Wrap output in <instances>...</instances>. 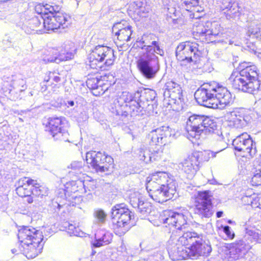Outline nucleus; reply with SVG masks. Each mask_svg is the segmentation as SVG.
<instances>
[{
  "instance_id": "obj_1",
  "label": "nucleus",
  "mask_w": 261,
  "mask_h": 261,
  "mask_svg": "<svg viewBox=\"0 0 261 261\" xmlns=\"http://www.w3.org/2000/svg\"><path fill=\"white\" fill-rule=\"evenodd\" d=\"M168 251L173 260L207 257L212 251L211 246L194 232H186L179 237L172 233L168 241Z\"/></svg>"
},
{
  "instance_id": "obj_2",
  "label": "nucleus",
  "mask_w": 261,
  "mask_h": 261,
  "mask_svg": "<svg viewBox=\"0 0 261 261\" xmlns=\"http://www.w3.org/2000/svg\"><path fill=\"white\" fill-rule=\"evenodd\" d=\"M258 71L256 66H251L239 72H232L229 81L234 89L255 94L261 90V80Z\"/></svg>"
},
{
  "instance_id": "obj_3",
  "label": "nucleus",
  "mask_w": 261,
  "mask_h": 261,
  "mask_svg": "<svg viewBox=\"0 0 261 261\" xmlns=\"http://www.w3.org/2000/svg\"><path fill=\"white\" fill-rule=\"evenodd\" d=\"M144 103L133 99L132 94L128 92H123L114 100L112 107V112L116 115L126 117L128 115L135 116L144 114Z\"/></svg>"
},
{
  "instance_id": "obj_4",
  "label": "nucleus",
  "mask_w": 261,
  "mask_h": 261,
  "mask_svg": "<svg viewBox=\"0 0 261 261\" xmlns=\"http://www.w3.org/2000/svg\"><path fill=\"white\" fill-rule=\"evenodd\" d=\"M216 129V122L205 115L194 114L187 121V131L191 137L196 139H199L203 135L211 134Z\"/></svg>"
},
{
  "instance_id": "obj_5",
  "label": "nucleus",
  "mask_w": 261,
  "mask_h": 261,
  "mask_svg": "<svg viewBox=\"0 0 261 261\" xmlns=\"http://www.w3.org/2000/svg\"><path fill=\"white\" fill-rule=\"evenodd\" d=\"M114 51L111 48L104 45L95 46L88 57L89 65L92 69H101L103 66L112 65L115 60Z\"/></svg>"
},
{
  "instance_id": "obj_6",
  "label": "nucleus",
  "mask_w": 261,
  "mask_h": 261,
  "mask_svg": "<svg viewBox=\"0 0 261 261\" xmlns=\"http://www.w3.org/2000/svg\"><path fill=\"white\" fill-rule=\"evenodd\" d=\"M123 203L116 204L112 209L113 229L119 235L124 234L130 227L133 215Z\"/></svg>"
},
{
  "instance_id": "obj_7",
  "label": "nucleus",
  "mask_w": 261,
  "mask_h": 261,
  "mask_svg": "<svg viewBox=\"0 0 261 261\" xmlns=\"http://www.w3.org/2000/svg\"><path fill=\"white\" fill-rule=\"evenodd\" d=\"M137 64L142 74L148 80L155 78L160 69L158 57L151 53H142L139 57Z\"/></svg>"
},
{
  "instance_id": "obj_8",
  "label": "nucleus",
  "mask_w": 261,
  "mask_h": 261,
  "mask_svg": "<svg viewBox=\"0 0 261 261\" xmlns=\"http://www.w3.org/2000/svg\"><path fill=\"white\" fill-rule=\"evenodd\" d=\"M216 153L211 151L204 152H195L180 163L181 170L187 174V178H192L199 169V164L202 159L199 160L200 156H204V161H207L210 158H214Z\"/></svg>"
},
{
  "instance_id": "obj_9",
  "label": "nucleus",
  "mask_w": 261,
  "mask_h": 261,
  "mask_svg": "<svg viewBox=\"0 0 261 261\" xmlns=\"http://www.w3.org/2000/svg\"><path fill=\"white\" fill-rule=\"evenodd\" d=\"M197 43L190 41L182 42L178 44L176 48V57L182 62V65L186 62L197 63L201 55Z\"/></svg>"
},
{
  "instance_id": "obj_10",
  "label": "nucleus",
  "mask_w": 261,
  "mask_h": 261,
  "mask_svg": "<svg viewBox=\"0 0 261 261\" xmlns=\"http://www.w3.org/2000/svg\"><path fill=\"white\" fill-rule=\"evenodd\" d=\"M149 196L155 201L163 203L172 198L176 194L175 184L170 182L167 186L160 187L158 185L151 184L146 186Z\"/></svg>"
},
{
  "instance_id": "obj_11",
  "label": "nucleus",
  "mask_w": 261,
  "mask_h": 261,
  "mask_svg": "<svg viewBox=\"0 0 261 261\" xmlns=\"http://www.w3.org/2000/svg\"><path fill=\"white\" fill-rule=\"evenodd\" d=\"M232 145L235 150L240 152V155L243 157L252 158L256 153L255 143L247 133H243L235 138Z\"/></svg>"
},
{
  "instance_id": "obj_12",
  "label": "nucleus",
  "mask_w": 261,
  "mask_h": 261,
  "mask_svg": "<svg viewBox=\"0 0 261 261\" xmlns=\"http://www.w3.org/2000/svg\"><path fill=\"white\" fill-rule=\"evenodd\" d=\"M212 195L207 191L199 192L195 198L194 213L201 218H210L213 214Z\"/></svg>"
},
{
  "instance_id": "obj_13",
  "label": "nucleus",
  "mask_w": 261,
  "mask_h": 261,
  "mask_svg": "<svg viewBox=\"0 0 261 261\" xmlns=\"http://www.w3.org/2000/svg\"><path fill=\"white\" fill-rule=\"evenodd\" d=\"M214 89V83L203 84L195 93L197 102L205 107L216 109L217 104L215 103Z\"/></svg>"
},
{
  "instance_id": "obj_14",
  "label": "nucleus",
  "mask_w": 261,
  "mask_h": 261,
  "mask_svg": "<svg viewBox=\"0 0 261 261\" xmlns=\"http://www.w3.org/2000/svg\"><path fill=\"white\" fill-rule=\"evenodd\" d=\"M47 52L48 54L44 55L42 58V62L45 64L53 62L59 63L61 61L70 59L73 56L72 53L66 46L64 49L63 47L52 48Z\"/></svg>"
},
{
  "instance_id": "obj_15",
  "label": "nucleus",
  "mask_w": 261,
  "mask_h": 261,
  "mask_svg": "<svg viewBox=\"0 0 261 261\" xmlns=\"http://www.w3.org/2000/svg\"><path fill=\"white\" fill-rule=\"evenodd\" d=\"M18 238L21 245H28L32 242L39 243L42 242L43 236L35 228L25 226L19 230Z\"/></svg>"
},
{
  "instance_id": "obj_16",
  "label": "nucleus",
  "mask_w": 261,
  "mask_h": 261,
  "mask_svg": "<svg viewBox=\"0 0 261 261\" xmlns=\"http://www.w3.org/2000/svg\"><path fill=\"white\" fill-rule=\"evenodd\" d=\"M164 89L165 99H168L169 102L173 103H179L181 101L182 92L180 85L173 81H169L165 84Z\"/></svg>"
},
{
  "instance_id": "obj_17",
  "label": "nucleus",
  "mask_w": 261,
  "mask_h": 261,
  "mask_svg": "<svg viewBox=\"0 0 261 261\" xmlns=\"http://www.w3.org/2000/svg\"><path fill=\"white\" fill-rule=\"evenodd\" d=\"M214 88L215 103L217 104L216 109H223L232 101L231 94L226 87L219 84L214 83Z\"/></svg>"
},
{
  "instance_id": "obj_18",
  "label": "nucleus",
  "mask_w": 261,
  "mask_h": 261,
  "mask_svg": "<svg viewBox=\"0 0 261 261\" xmlns=\"http://www.w3.org/2000/svg\"><path fill=\"white\" fill-rule=\"evenodd\" d=\"M164 214L165 218L162 219L164 223L174 226L179 230L186 228L187 221L182 214L170 210L165 211Z\"/></svg>"
},
{
  "instance_id": "obj_19",
  "label": "nucleus",
  "mask_w": 261,
  "mask_h": 261,
  "mask_svg": "<svg viewBox=\"0 0 261 261\" xmlns=\"http://www.w3.org/2000/svg\"><path fill=\"white\" fill-rule=\"evenodd\" d=\"M170 134L169 128L166 126H162L151 130L148 134V137L150 140L149 144L151 146H162L167 142V137Z\"/></svg>"
},
{
  "instance_id": "obj_20",
  "label": "nucleus",
  "mask_w": 261,
  "mask_h": 261,
  "mask_svg": "<svg viewBox=\"0 0 261 261\" xmlns=\"http://www.w3.org/2000/svg\"><path fill=\"white\" fill-rule=\"evenodd\" d=\"M48 124L49 131L54 138L56 139L66 141L63 137L64 136H66L68 134L67 132L63 129V121L61 118H50L49 119Z\"/></svg>"
},
{
  "instance_id": "obj_21",
  "label": "nucleus",
  "mask_w": 261,
  "mask_h": 261,
  "mask_svg": "<svg viewBox=\"0 0 261 261\" xmlns=\"http://www.w3.org/2000/svg\"><path fill=\"white\" fill-rule=\"evenodd\" d=\"M65 186L66 191L68 192H75L82 188L84 189L85 192L93 191L96 188V181L93 179L84 181L77 180L68 182Z\"/></svg>"
},
{
  "instance_id": "obj_22",
  "label": "nucleus",
  "mask_w": 261,
  "mask_h": 261,
  "mask_svg": "<svg viewBox=\"0 0 261 261\" xmlns=\"http://www.w3.org/2000/svg\"><path fill=\"white\" fill-rule=\"evenodd\" d=\"M152 35L144 36L142 37V40L140 41L142 43L143 46L141 47L142 49L145 51L143 53H151L155 54L156 53L161 56L164 55V51L160 48L159 42L156 41H151Z\"/></svg>"
},
{
  "instance_id": "obj_23",
  "label": "nucleus",
  "mask_w": 261,
  "mask_h": 261,
  "mask_svg": "<svg viewBox=\"0 0 261 261\" xmlns=\"http://www.w3.org/2000/svg\"><path fill=\"white\" fill-rule=\"evenodd\" d=\"M221 9L227 19L239 18L241 14V8L238 3L225 1L222 3Z\"/></svg>"
},
{
  "instance_id": "obj_24",
  "label": "nucleus",
  "mask_w": 261,
  "mask_h": 261,
  "mask_svg": "<svg viewBox=\"0 0 261 261\" xmlns=\"http://www.w3.org/2000/svg\"><path fill=\"white\" fill-rule=\"evenodd\" d=\"M18 187L16 189L17 195L21 197L30 196L32 194V186L34 180L28 177H23L18 182Z\"/></svg>"
},
{
  "instance_id": "obj_25",
  "label": "nucleus",
  "mask_w": 261,
  "mask_h": 261,
  "mask_svg": "<svg viewBox=\"0 0 261 261\" xmlns=\"http://www.w3.org/2000/svg\"><path fill=\"white\" fill-rule=\"evenodd\" d=\"M43 248V244L42 242L35 243L32 242L31 244L28 245H21L20 248V252H22L26 257L30 258H34L37 256L42 251Z\"/></svg>"
},
{
  "instance_id": "obj_26",
  "label": "nucleus",
  "mask_w": 261,
  "mask_h": 261,
  "mask_svg": "<svg viewBox=\"0 0 261 261\" xmlns=\"http://www.w3.org/2000/svg\"><path fill=\"white\" fill-rule=\"evenodd\" d=\"M129 9L142 18L147 17L150 10L145 0H136L129 5Z\"/></svg>"
},
{
  "instance_id": "obj_27",
  "label": "nucleus",
  "mask_w": 261,
  "mask_h": 261,
  "mask_svg": "<svg viewBox=\"0 0 261 261\" xmlns=\"http://www.w3.org/2000/svg\"><path fill=\"white\" fill-rule=\"evenodd\" d=\"M108 155H106L104 153L100 151H91L86 153V161L88 164L96 171L99 164L102 161H103Z\"/></svg>"
},
{
  "instance_id": "obj_28",
  "label": "nucleus",
  "mask_w": 261,
  "mask_h": 261,
  "mask_svg": "<svg viewBox=\"0 0 261 261\" xmlns=\"http://www.w3.org/2000/svg\"><path fill=\"white\" fill-rule=\"evenodd\" d=\"M207 21H197L195 22L193 27V35L196 39H200L203 41V40H208V34H207Z\"/></svg>"
},
{
  "instance_id": "obj_29",
  "label": "nucleus",
  "mask_w": 261,
  "mask_h": 261,
  "mask_svg": "<svg viewBox=\"0 0 261 261\" xmlns=\"http://www.w3.org/2000/svg\"><path fill=\"white\" fill-rule=\"evenodd\" d=\"M168 176L165 172H158L148 177L146 180V186L152 183L158 185L160 187L167 186Z\"/></svg>"
},
{
  "instance_id": "obj_30",
  "label": "nucleus",
  "mask_w": 261,
  "mask_h": 261,
  "mask_svg": "<svg viewBox=\"0 0 261 261\" xmlns=\"http://www.w3.org/2000/svg\"><path fill=\"white\" fill-rule=\"evenodd\" d=\"M134 207H137L138 212L142 216H146L151 212L152 205L147 201H144L142 197L137 199V202L133 205Z\"/></svg>"
},
{
  "instance_id": "obj_31",
  "label": "nucleus",
  "mask_w": 261,
  "mask_h": 261,
  "mask_svg": "<svg viewBox=\"0 0 261 261\" xmlns=\"http://www.w3.org/2000/svg\"><path fill=\"white\" fill-rule=\"evenodd\" d=\"M230 125L236 128L242 127L244 125V118L240 112H231L228 116Z\"/></svg>"
},
{
  "instance_id": "obj_32",
  "label": "nucleus",
  "mask_w": 261,
  "mask_h": 261,
  "mask_svg": "<svg viewBox=\"0 0 261 261\" xmlns=\"http://www.w3.org/2000/svg\"><path fill=\"white\" fill-rule=\"evenodd\" d=\"M246 34L250 38H256L261 41V24H255L254 23H251L248 28ZM259 58L261 59V54Z\"/></svg>"
},
{
  "instance_id": "obj_33",
  "label": "nucleus",
  "mask_w": 261,
  "mask_h": 261,
  "mask_svg": "<svg viewBox=\"0 0 261 261\" xmlns=\"http://www.w3.org/2000/svg\"><path fill=\"white\" fill-rule=\"evenodd\" d=\"M42 18L43 25L47 31H54L59 29V23L57 22L55 14L53 16L48 15L46 17Z\"/></svg>"
},
{
  "instance_id": "obj_34",
  "label": "nucleus",
  "mask_w": 261,
  "mask_h": 261,
  "mask_svg": "<svg viewBox=\"0 0 261 261\" xmlns=\"http://www.w3.org/2000/svg\"><path fill=\"white\" fill-rule=\"evenodd\" d=\"M113 163V159L111 156L108 155L103 161L100 163L96 171L100 173L111 171L114 167Z\"/></svg>"
},
{
  "instance_id": "obj_35",
  "label": "nucleus",
  "mask_w": 261,
  "mask_h": 261,
  "mask_svg": "<svg viewBox=\"0 0 261 261\" xmlns=\"http://www.w3.org/2000/svg\"><path fill=\"white\" fill-rule=\"evenodd\" d=\"M132 32V27L130 25H126L125 28L117 32L115 35L117 36L118 39L120 41L127 42L130 40Z\"/></svg>"
},
{
  "instance_id": "obj_36",
  "label": "nucleus",
  "mask_w": 261,
  "mask_h": 261,
  "mask_svg": "<svg viewBox=\"0 0 261 261\" xmlns=\"http://www.w3.org/2000/svg\"><path fill=\"white\" fill-rule=\"evenodd\" d=\"M32 186V194L37 197L45 196L47 195V188L37 182L36 180H34V184Z\"/></svg>"
},
{
  "instance_id": "obj_37",
  "label": "nucleus",
  "mask_w": 261,
  "mask_h": 261,
  "mask_svg": "<svg viewBox=\"0 0 261 261\" xmlns=\"http://www.w3.org/2000/svg\"><path fill=\"white\" fill-rule=\"evenodd\" d=\"M206 27L208 28L207 34H208L209 40H211V37L212 36H216L219 34L220 27L218 22L207 21Z\"/></svg>"
},
{
  "instance_id": "obj_38",
  "label": "nucleus",
  "mask_w": 261,
  "mask_h": 261,
  "mask_svg": "<svg viewBox=\"0 0 261 261\" xmlns=\"http://www.w3.org/2000/svg\"><path fill=\"white\" fill-rule=\"evenodd\" d=\"M246 249L244 248V244L243 242H240L238 244L233 245L229 249L230 255H234L233 257L238 258L242 255V253L244 254Z\"/></svg>"
},
{
  "instance_id": "obj_39",
  "label": "nucleus",
  "mask_w": 261,
  "mask_h": 261,
  "mask_svg": "<svg viewBox=\"0 0 261 261\" xmlns=\"http://www.w3.org/2000/svg\"><path fill=\"white\" fill-rule=\"evenodd\" d=\"M56 18L59 24V29L61 28L64 29L68 27L70 23V18L66 14H64L60 12L55 13Z\"/></svg>"
},
{
  "instance_id": "obj_40",
  "label": "nucleus",
  "mask_w": 261,
  "mask_h": 261,
  "mask_svg": "<svg viewBox=\"0 0 261 261\" xmlns=\"http://www.w3.org/2000/svg\"><path fill=\"white\" fill-rule=\"evenodd\" d=\"M156 95L155 91L150 89L147 90L141 95L140 100L141 102L147 103L156 102L155 101Z\"/></svg>"
},
{
  "instance_id": "obj_41",
  "label": "nucleus",
  "mask_w": 261,
  "mask_h": 261,
  "mask_svg": "<svg viewBox=\"0 0 261 261\" xmlns=\"http://www.w3.org/2000/svg\"><path fill=\"white\" fill-rule=\"evenodd\" d=\"M111 241L110 236L109 234H105L103 236L97 240H96L93 243L94 247H99L101 246L109 244Z\"/></svg>"
},
{
  "instance_id": "obj_42",
  "label": "nucleus",
  "mask_w": 261,
  "mask_h": 261,
  "mask_svg": "<svg viewBox=\"0 0 261 261\" xmlns=\"http://www.w3.org/2000/svg\"><path fill=\"white\" fill-rule=\"evenodd\" d=\"M88 87L92 89H98L102 85V81L97 77L88 79L86 82Z\"/></svg>"
},
{
  "instance_id": "obj_43",
  "label": "nucleus",
  "mask_w": 261,
  "mask_h": 261,
  "mask_svg": "<svg viewBox=\"0 0 261 261\" xmlns=\"http://www.w3.org/2000/svg\"><path fill=\"white\" fill-rule=\"evenodd\" d=\"M143 103L145 106L143 111L146 112L148 115H153L154 114H157V112L155 111L157 107L156 102Z\"/></svg>"
},
{
  "instance_id": "obj_44",
  "label": "nucleus",
  "mask_w": 261,
  "mask_h": 261,
  "mask_svg": "<svg viewBox=\"0 0 261 261\" xmlns=\"http://www.w3.org/2000/svg\"><path fill=\"white\" fill-rule=\"evenodd\" d=\"M251 183L253 186H255L261 185V168L256 169L254 172L251 179Z\"/></svg>"
},
{
  "instance_id": "obj_45",
  "label": "nucleus",
  "mask_w": 261,
  "mask_h": 261,
  "mask_svg": "<svg viewBox=\"0 0 261 261\" xmlns=\"http://www.w3.org/2000/svg\"><path fill=\"white\" fill-rule=\"evenodd\" d=\"M162 147L156 146L157 148L151 151V153L149 156V161H155L160 158L163 153Z\"/></svg>"
},
{
  "instance_id": "obj_46",
  "label": "nucleus",
  "mask_w": 261,
  "mask_h": 261,
  "mask_svg": "<svg viewBox=\"0 0 261 261\" xmlns=\"http://www.w3.org/2000/svg\"><path fill=\"white\" fill-rule=\"evenodd\" d=\"M65 228L67 229L68 232L70 235H73L75 236H78L80 235V232L79 231V228L76 227L75 225L70 223H66L65 225Z\"/></svg>"
},
{
  "instance_id": "obj_47",
  "label": "nucleus",
  "mask_w": 261,
  "mask_h": 261,
  "mask_svg": "<svg viewBox=\"0 0 261 261\" xmlns=\"http://www.w3.org/2000/svg\"><path fill=\"white\" fill-rule=\"evenodd\" d=\"M46 5H42L41 4L37 5L35 6V11L37 13L40 15V18L43 20L42 17H46V15H48V12L46 11Z\"/></svg>"
},
{
  "instance_id": "obj_48",
  "label": "nucleus",
  "mask_w": 261,
  "mask_h": 261,
  "mask_svg": "<svg viewBox=\"0 0 261 261\" xmlns=\"http://www.w3.org/2000/svg\"><path fill=\"white\" fill-rule=\"evenodd\" d=\"M183 4L186 6V9L187 11H192V7H195L198 6L199 0H181Z\"/></svg>"
},
{
  "instance_id": "obj_49",
  "label": "nucleus",
  "mask_w": 261,
  "mask_h": 261,
  "mask_svg": "<svg viewBox=\"0 0 261 261\" xmlns=\"http://www.w3.org/2000/svg\"><path fill=\"white\" fill-rule=\"evenodd\" d=\"M126 25H129L126 21H122L120 22H117L114 24L112 28V32L113 33H117V32H119V31L122 30V29L125 28Z\"/></svg>"
},
{
  "instance_id": "obj_50",
  "label": "nucleus",
  "mask_w": 261,
  "mask_h": 261,
  "mask_svg": "<svg viewBox=\"0 0 261 261\" xmlns=\"http://www.w3.org/2000/svg\"><path fill=\"white\" fill-rule=\"evenodd\" d=\"M234 34L231 32L223 34V37H225V40H222L221 41L225 43H229V44H232L234 43Z\"/></svg>"
},
{
  "instance_id": "obj_51",
  "label": "nucleus",
  "mask_w": 261,
  "mask_h": 261,
  "mask_svg": "<svg viewBox=\"0 0 261 261\" xmlns=\"http://www.w3.org/2000/svg\"><path fill=\"white\" fill-rule=\"evenodd\" d=\"M46 11L48 12V15H54L55 13H57V12H60L59 10L60 8L59 6H51L48 4H46Z\"/></svg>"
},
{
  "instance_id": "obj_52",
  "label": "nucleus",
  "mask_w": 261,
  "mask_h": 261,
  "mask_svg": "<svg viewBox=\"0 0 261 261\" xmlns=\"http://www.w3.org/2000/svg\"><path fill=\"white\" fill-rule=\"evenodd\" d=\"M94 216L99 222L103 223L106 220L107 215L103 211L98 210L94 212Z\"/></svg>"
},
{
  "instance_id": "obj_53",
  "label": "nucleus",
  "mask_w": 261,
  "mask_h": 261,
  "mask_svg": "<svg viewBox=\"0 0 261 261\" xmlns=\"http://www.w3.org/2000/svg\"><path fill=\"white\" fill-rule=\"evenodd\" d=\"M247 233L255 241L260 243L261 242V235L253 230H247Z\"/></svg>"
},
{
  "instance_id": "obj_54",
  "label": "nucleus",
  "mask_w": 261,
  "mask_h": 261,
  "mask_svg": "<svg viewBox=\"0 0 261 261\" xmlns=\"http://www.w3.org/2000/svg\"><path fill=\"white\" fill-rule=\"evenodd\" d=\"M59 75L60 74L59 73L56 72H49L48 73L49 79L47 80V81L52 80L55 83H58L61 81V78Z\"/></svg>"
},
{
  "instance_id": "obj_55",
  "label": "nucleus",
  "mask_w": 261,
  "mask_h": 261,
  "mask_svg": "<svg viewBox=\"0 0 261 261\" xmlns=\"http://www.w3.org/2000/svg\"><path fill=\"white\" fill-rule=\"evenodd\" d=\"M70 168L74 171H79L83 167L82 162L74 161L70 164Z\"/></svg>"
},
{
  "instance_id": "obj_56",
  "label": "nucleus",
  "mask_w": 261,
  "mask_h": 261,
  "mask_svg": "<svg viewBox=\"0 0 261 261\" xmlns=\"http://www.w3.org/2000/svg\"><path fill=\"white\" fill-rule=\"evenodd\" d=\"M223 231L227 235V236L230 239H233L234 234L233 232H231L230 231V227L228 226H225L223 227Z\"/></svg>"
},
{
  "instance_id": "obj_57",
  "label": "nucleus",
  "mask_w": 261,
  "mask_h": 261,
  "mask_svg": "<svg viewBox=\"0 0 261 261\" xmlns=\"http://www.w3.org/2000/svg\"><path fill=\"white\" fill-rule=\"evenodd\" d=\"M253 198L254 197L251 196H244L242 197V200L243 202L244 203V204L251 205V202L252 201Z\"/></svg>"
},
{
  "instance_id": "obj_58",
  "label": "nucleus",
  "mask_w": 261,
  "mask_h": 261,
  "mask_svg": "<svg viewBox=\"0 0 261 261\" xmlns=\"http://www.w3.org/2000/svg\"><path fill=\"white\" fill-rule=\"evenodd\" d=\"M254 65L252 64L250 62H243L240 64L239 68L240 70H244V69H246L247 67H250L251 66H254Z\"/></svg>"
},
{
  "instance_id": "obj_59",
  "label": "nucleus",
  "mask_w": 261,
  "mask_h": 261,
  "mask_svg": "<svg viewBox=\"0 0 261 261\" xmlns=\"http://www.w3.org/2000/svg\"><path fill=\"white\" fill-rule=\"evenodd\" d=\"M32 21L36 25V26H39L41 24V22L43 21L41 18L39 19L38 17L33 18Z\"/></svg>"
},
{
  "instance_id": "obj_60",
  "label": "nucleus",
  "mask_w": 261,
  "mask_h": 261,
  "mask_svg": "<svg viewBox=\"0 0 261 261\" xmlns=\"http://www.w3.org/2000/svg\"><path fill=\"white\" fill-rule=\"evenodd\" d=\"M258 197H254L252 201L251 202V206L252 207H258L259 208V204L258 203Z\"/></svg>"
},
{
  "instance_id": "obj_61",
  "label": "nucleus",
  "mask_w": 261,
  "mask_h": 261,
  "mask_svg": "<svg viewBox=\"0 0 261 261\" xmlns=\"http://www.w3.org/2000/svg\"><path fill=\"white\" fill-rule=\"evenodd\" d=\"M14 92V91L12 90H10L9 93L10 94V98L12 100H15L16 99H17L19 97V95L18 94L16 93L15 95L13 96V93Z\"/></svg>"
},
{
  "instance_id": "obj_62",
  "label": "nucleus",
  "mask_w": 261,
  "mask_h": 261,
  "mask_svg": "<svg viewBox=\"0 0 261 261\" xmlns=\"http://www.w3.org/2000/svg\"><path fill=\"white\" fill-rule=\"evenodd\" d=\"M74 102L73 100L67 101L66 103V105H67V107H73L74 106Z\"/></svg>"
},
{
  "instance_id": "obj_63",
  "label": "nucleus",
  "mask_w": 261,
  "mask_h": 261,
  "mask_svg": "<svg viewBox=\"0 0 261 261\" xmlns=\"http://www.w3.org/2000/svg\"><path fill=\"white\" fill-rule=\"evenodd\" d=\"M28 198L27 200V202L29 203H32L33 202V198L30 196H28Z\"/></svg>"
},
{
  "instance_id": "obj_64",
  "label": "nucleus",
  "mask_w": 261,
  "mask_h": 261,
  "mask_svg": "<svg viewBox=\"0 0 261 261\" xmlns=\"http://www.w3.org/2000/svg\"><path fill=\"white\" fill-rule=\"evenodd\" d=\"M222 215H223V212H221V211H219V212H218L217 213H216V215H217V217L218 218H220L222 216Z\"/></svg>"
}]
</instances>
